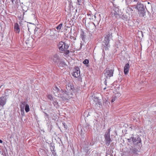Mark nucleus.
<instances>
[{
  "mask_svg": "<svg viewBox=\"0 0 156 156\" xmlns=\"http://www.w3.org/2000/svg\"><path fill=\"white\" fill-rule=\"evenodd\" d=\"M66 88L67 90L64 91L59 87L54 86L53 92L54 95L58 97L60 100L65 101L68 100V98H69L72 97L73 94L71 93L72 92L71 90L73 91L74 88L73 85L70 83L68 84Z\"/></svg>",
  "mask_w": 156,
  "mask_h": 156,
  "instance_id": "nucleus-1",
  "label": "nucleus"
},
{
  "mask_svg": "<svg viewBox=\"0 0 156 156\" xmlns=\"http://www.w3.org/2000/svg\"><path fill=\"white\" fill-rule=\"evenodd\" d=\"M112 37V33L110 34L109 32L105 37L102 42V48L103 51L105 50L108 51L109 50V48L110 47L109 42Z\"/></svg>",
  "mask_w": 156,
  "mask_h": 156,
  "instance_id": "nucleus-2",
  "label": "nucleus"
},
{
  "mask_svg": "<svg viewBox=\"0 0 156 156\" xmlns=\"http://www.w3.org/2000/svg\"><path fill=\"white\" fill-rule=\"evenodd\" d=\"M58 46L60 52L64 51V54L65 55L69 54V51L67 50L69 47V45L64 42L60 41L58 44Z\"/></svg>",
  "mask_w": 156,
  "mask_h": 156,
  "instance_id": "nucleus-3",
  "label": "nucleus"
},
{
  "mask_svg": "<svg viewBox=\"0 0 156 156\" xmlns=\"http://www.w3.org/2000/svg\"><path fill=\"white\" fill-rule=\"evenodd\" d=\"M110 129H108L105 133L104 135L105 142L106 145L107 146H109L110 143L112 141L110 136Z\"/></svg>",
  "mask_w": 156,
  "mask_h": 156,
  "instance_id": "nucleus-4",
  "label": "nucleus"
},
{
  "mask_svg": "<svg viewBox=\"0 0 156 156\" xmlns=\"http://www.w3.org/2000/svg\"><path fill=\"white\" fill-rule=\"evenodd\" d=\"M120 13L118 8L114 7L111 8V15L113 19L119 18Z\"/></svg>",
  "mask_w": 156,
  "mask_h": 156,
  "instance_id": "nucleus-5",
  "label": "nucleus"
},
{
  "mask_svg": "<svg viewBox=\"0 0 156 156\" xmlns=\"http://www.w3.org/2000/svg\"><path fill=\"white\" fill-rule=\"evenodd\" d=\"M131 138H132V140L134 144L136 145L138 144L139 147L141 145V140L138 135H136L134 137V134H132Z\"/></svg>",
  "mask_w": 156,
  "mask_h": 156,
  "instance_id": "nucleus-6",
  "label": "nucleus"
},
{
  "mask_svg": "<svg viewBox=\"0 0 156 156\" xmlns=\"http://www.w3.org/2000/svg\"><path fill=\"white\" fill-rule=\"evenodd\" d=\"M114 69H110L109 68H106L104 71L105 76L108 79L113 76L114 72Z\"/></svg>",
  "mask_w": 156,
  "mask_h": 156,
  "instance_id": "nucleus-7",
  "label": "nucleus"
},
{
  "mask_svg": "<svg viewBox=\"0 0 156 156\" xmlns=\"http://www.w3.org/2000/svg\"><path fill=\"white\" fill-rule=\"evenodd\" d=\"M129 148L128 153L130 155H136L139 152L138 149L134 147L130 146Z\"/></svg>",
  "mask_w": 156,
  "mask_h": 156,
  "instance_id": "nucleus-8",
  "label": "nucleus"
},
{
  "mask_svg": "<svg viewBox=\"0 0 156 156\" xmlns=\"http://www.w3.org/2000/svg\"><path fill=\"white\" fill-rule=\"evenodd\" d=\"M72 74L73 76L76 78L78 77L80 75V71L79 68L78 67H76Z\"/></svg>",
  "mask_w": 156,
  "mask_h": 156,
  "instance_id": "nucleus-9",
  "label": "nucleus"
},
{
  "mask_svg": "<svg viewBox=\"0 0 156 156\" xmlns=\"http://www.w3.org/2000/svg\"><path fill=\"white\" fill-rule=\"evenodd\" d=\"M86 26L87 30H93L96 28L95 24L93 22L87 23V24H86Z\"/></svg>",
  "mask_w": 156,
  "mask_h": 156,
  "instance_id": "nucleus-10",
  "label": "nucleus"
},
{
  "mask_svg": "<svg viewBox=\"0 0 156 156\" xmlns=\"http://www.w3.org/2000/svg\"><path fill=\"white\" fill-rule=\"evenodd\" d=\"M135 8L137 9L138 10V11H142V10L145 9L144 6V5L140 2H138L137 4L136 5Z\"/></svg>",
  "mask_w": 156,
  "mask_h": 156,
  "instance_id": "nucleus-11",
  "label": "nucleus"
},
{
  "mask_svg": "<svg viewBox=\"0 0 156 156\" xmlns=\"http://www.w3.org/2000/svg\"><path fill=\"white\" fill-rule=\"evenodd\" d=\"M51 59L54 62L57 64L60 60L58 55L57 54L54 55L51 57Z\"/></svg>",
  "mask_w": 156,
  "mask_h": 156,
  "instance_id": "nucleus-12",
  "label": "nucleus"
},
{
  "mask_svg": "<svg viewBox=\"0 0 156 156\" xmlns=\"http://www.w3.org/2000/svg\"><path fill=\"white\" fill-rule=\"evenodd\" d=\"M7 96L0 97V106H3L6 103Z\"/></svg>",
  "mask_w": 156,
  "mask_h": 156,
  "instance_id": "nucleus-13",
  "label": "nucleus"
},
{
  "mask_svg": "<svg viewBox=\"0 0 156 156\" xmlns=\"http://www.w3.org/2000/svg\"><path fill=\"white\" fill-rule=\"evenodd\" d=\"M129 68L130 67L129 64L128 63L126 64L124 68V73L126 75L128 73Z\"/></svg>",
  "mask_w": 156,
  "mask_h": 156,
  "instance_id": "nucleus-14",
  "label": "nucleus"
},
{
  "mask_svg": "<svg viewBox=\"0 0 156 156\" xmlns=\"http://www.w3.org/2000/svg\"><path fill=\"white\" fill-rule=\"evenodd\" d=\"M14 30L15 32L16 33L19 34L20 32V26L17 23L14 24Z\"/></svg>",
  "mask_w": 156,
  "mask_h": 156,
  "instance_id": "nucleus-15",
  "label": "nucleus"
},
{
  "mask_svg": "<svg viewBox=\"0 0 156 156\" xmlns=\"http://www.w3.org/2000/svg\"><path fill=\"white\" fill-rule=\"evenodd\" d=\"M27 102L26 101H24L21 102L20 106V109H24L25 107L27 105Z\"/></svg>",
  "mask_w": 156,
  "mask_h": 156,
  "instance_id": "nucleus-16",
  "label": "nucleus"
},
{
  "mask_svg": "<svg viewBox=\"0 0 156 156\" xmlns=\"http://www.w3.org/2000/svg\"><path fill=\"white\" fill-rule=\"evenodd\" d=\"M51 101L55 107L56 108L58 107L59 105L56 98H55Z\"/></svg>",
  "mask_w": 156,
  "mask_h": 156,
  "instance_id": "nucleus-17",
  "label": "nucleus"
},
{
  "mask_svg": "<svg viewBox=\"0 0 156 156\" xmlns=\"http://www.w3.org/2000/svg\"><path fill=\"white\" fill-rule=\"evenodd\" d=\"M57 64L59 67H63L65 66L66 64L65 62L62 60H59V62L57 63Z\"/></svg>",
  "mask_w": 156,
  "mask_h": 156,
  "instance_id": "nucleus-18",
  "label": "nucleus"
},
{
  "mask_svg": "<svg viewBox=\"0 0 156 156\" xmlns=\"http://www.w3.org/2000/svg\"><path fill=\"white\" fill-rule=\"evenodd\" d=\"M80 36L82 40L83 41H84L86 37L85 33L83 31H81Z\"/></svg>",
  "mask_w": 156,
  "mask_h": 156,
  "instance_id": "nucleus-19",
  "label": "nucleus"
},
{
  "mask_svg": "<svg viewBox=\"0 0 156 156\" xmlns=\"http://www.w3.org/2000/svg\"><path fill=\"white\" fill-rule=\"evenodd\" d=\"M139 13L140 16L144 17V16L146 15V12L145 9L142 10V11H139Z\"/></svg>",
  "mask_w": 156,
  "mask_h": 156,
  "instance_id": "nucleus-20",
  "label": "nucleus"
},
{
  "mask_svg": "<svg viewBox=\"0 0 156 156\" xmlns=\"http://www.w3.org/2000/svg\"><path fill=\"white\" fill-rule=\"evenodd\" d=\"M90 149L88 147H86L84 148V151L86 153V154L87 155L90 154V151H89Z\"/></svg>",
  "mask_w": 156,
  "mask_h": 156,
  "instance_id": "nucleus-21",
  "label": "nucleus"
},
{
  "mask_svg": "<svg viewBox=\"0 0 156 156\" xmlns=\"http://www.w3.org/2000/svg\"><path fill=\"white\" fill-rule=\"evenodd\" d=\"M24 15L23 14L22 16L21 13L19 14H18V19L19 20H20L21 21H22L23 20L24 18Z\"/></svg>",
  "mask_w": 156,
  "mask_h": 156,
  "instance_id": "nucleus-22",
  "label": "nucleus"
},
{
  "mask_svg": "<svg viewBox=\"0 0 156 156\" xmlns=\"http://www.w3.org/2000/svg\"><path fill=\"white\" fill-rule=\"evenodd\" d=\"M51 149L53 156H57L56 153L54 151V147H52L51 148Z\"/></svg>",
  "mask_w": 156,
  "mask_h": 156,
  "instance_id": "nucleus-23",
  "label": "nucleus"
},
{
  "mask_svg": "<svg viewBox=\"0 0 156 156\" xmlns=\"http://www.w3.org/2000/svg\"><path fill=\"white\" fill-rule=\"evenodd\" d=\"M63 24L61 23L59 24L56 27V29L59 31L62 27Z\"/></svg>",
  "mask_w": 156,
  "mask_h": 156,
  "instance_id": "nucleus-24",
  "label": "nucleus"
},
{
  "mask_svg": "<svg viewBox=\"0 0 156 156\" xmlns=\"http://www.w3.org/2000/svg\"><path fill=\"white\" fill-rule=\"evenodd\" d=\"M25 110L26 112H28L30 111L29 105H27L25 107Z\"/></svg>",
  "mask_w": 156,
  "mask_h": 156,
  "instance_id": "nucleus-25",
  "label": "nucleus"
},
{
  "mask_svg": "<svg viewBox=\"0 0 156 156\" xmlns=\"http://www.w3.org/2000/svg\"><path fill=\"white\" fill-rule=\"evenodd\" d=\"M47 97L48 99H49L50 101H51L53 100L55 98L53 97L52 95H51L50 94L48 95L47 96Z\"/></svg>",
  "mask_w": 156,
  "mask_h": 156,
  "instance_id": "nucleus-26",
  "label": "nucleus"
},
{
  "mask_svg": "<svg viewBox=\"0 0 156 156\" xmlns=\"http://www.w3.org/2000/svg\"><path fill=\"white\" fill-rule=\"evenodd\" d=\"M89 62V60L87 59H85L84 60V61H83V63L84 64H87Z\"/></svg>",
  "mask_w": 156,
  "mask_h": 156,
  "instance_id": "nucleus-27",
  "label": "nucleus"
},
{
  "mask_svg": "<svg viewBox=\"0 0 156 156\" xmlns=\"http://www.w3.org/2000/svg\"><path fill=\"white\" fill-rule=\"evenodd\" d=\"M122 17V19L124 20H127V17L126 15H123Z\"/></svg>",
  "mask_w": 156,
  "mask_h": 156,
  "instance_id": "nucleus-28",
  "label": "nucleus"
},
{
  "mask_svg": "<svg viewBox=\"0 0 156 156\" xmlns=\"http://www.w3.org/2000/svg\"><path fill=\"white\" fill-rule=\"evenodd\" d=\"M116 98L117 96H115L113 97L111 101V102H113L114 101H115Z\"/></svg>",
  "mask_w": 156,
  "mask_h": 156,
  "instance_id": "nucleus-29",
  "label": "nucleus"
},
{
  "mask_svg": "<svg viewBox=\"0 0 156 156\" xmlns=\"http://www.w3.org/2000/svg\"><path fill=\"white\" fill-rule=\"evenodd\" d=\"M20 111L21 113V115L23 116L24 115V109H20Z\"/></svg>",
  "mask_w": 156,
  "mask_h": 156,
  "instance_id": "nucleus-30",
  "label": "nucleus"
},
{
  "mask_svg": "<svg viewBox=\"0 0 156 156\" xmlns=\"http://www.w3.org/2000/svg\"><path fill=\"white\" fill-rule=\"evenodd\" d=\"M86 18H83L82 22L83 23H84L85 24V25H86V24H87V23H86Z\"/></svg>",
  "mask_w": 156,
  "mask_h": 156,
  "instance_id": "nucleus-31",
  "label": "nucleus"
},
{
  "mask_svg": "<svg viewBox=\"0 0 156 156\" xmlns=\"http://www.w3.org/2000/svg\"><path fill=\"white\" fill-rule=\"evenodd\" d=\"M77 0V4L79 5H80L81 3V0Z\"/></svg>",
  "mask_w": 156,
  "mask_h": 156,
  "instance_id": "nucleus-32",
  "label": "nucleus"
},
{
  "mask_svg": "<svg viewBox=\"0 0 156 156\" xmlns=\"http://www.w3.org/2000/svg\"><path fill=\"white\" fill-rule=\"evenodd\" d=\"M127 139L128 142L130 143L132 141L131 139H132V138H131V137H130V138Z\"/></svg>",
  "mask_w": 156,
  "mask_h": 156,
  "instance_id": "nucleus-33",
  "label": "nucleus"
},
{
  "mask_svg": "<svg viewBox=\"0 0 156 156\" xmlns=\"http://www.w3.org/2000/svg\"><path fill=\"white\" fill-rule=\"evenodd\" d=\"M62 124H63V125L64 127L65 128L67 129L66 127H67V126L66 125V123H62Z\"/></svg>",
  "mask_w": 156,
  "mask_h": 156,
  "instance_id": "nucleus-34",
  "label": "nucleus"
},
{
  "mask_svg": "<svg viewBox=\"0 0 156 156\" xmlns=\"http://www.w3.org/2000/svg\"><path fill=\"white\" fill-rule=\"evenodd\" d=\"M97 104H98L99 105H101V102L99 101H98L97 103H96V105H97Z\"/></svg>",
  "mask_w": 156,
  "mask_h": 156,
  "instance_id": "nucleus-35",
  "label": "nucleus"
},
{
  "mask_svg": "<svg viewBox=\"0 0 156 156\" xmlns=\"http://www.w3.org/2000/svg\"><path fill=\"white\" fill-rule=\"evenodd\" d=\"M27 10H25L24 9H23V14L24 15L25 12H26L27 11Z\"/></svg>",
  "mask_w": 156,
  "mask_h": 156,
  "instance_id": "nucleus-36",
  "label": "nucleus"
},
{
  "mask_svg": "<svg viewBox=\"0 0 156 156\" xmlns=\"http://www.w3.org/2000/svg\"><path fill=\"white\" fill-rule=\"evenodd\" d=\"M17 1V0H11V1L12 3H13L14 2L16 3Z\"/></svg>",
  "mask_w": 156,
  "mask_h": 156,
  "instance_id": "nucleus-37",
  "label": "nucleus"
},
{
  "mask_svg": "<svg viewBox=\"0 0 156 156\" xmlns=\"http://www.w3.org/2000/svg\"><path fill=\"white\" fill-rule=\"evenodd\" d=\"M87 15H88V16H90V17L91 16H93V15L92 14H87Z\"/></svg>",
  "mask_w": 156,
  "mask_h": 156,
  "instance_id": "nucleus-38",
  "label": "nucleus"
},
{
  "mask_svg": "<svg viewBox=\"0 0 156 156\" xmlns=\"http://www.w3.org/2000/svg\"><path fill=\"white\" fill-rule=\"evenodd\" d=\"M104 83L106 85H107V82L106 80L104 82Z\"/></svg>",
  "mask_w": 156,
  "mask_h": 156,
  "instance_id": "nucleus-39",
  "label": "nucleus"
},
{
  "mask_svg": "<svg viewBox=\"0 0 156 156\" xmlns=\"http://www.w3.org/2000/svg\"><path fill=\"white\" fill-rule=\"evenodd\" d=\"M129 10L130 11H133V9L132 8H129Z\"/></svg>",
  "mask_w": 156,
  "mask_h": 156,
  "instance_id": "nucleus-40",
  "label": "nucleus"
},
{
  "mask_svg": "<svg viewBox=\"0 0 156 156\" xmlns=\"http://www.w3.org/2000/svg\"><path fill=\"white\" fill-rule=\"evenodd\" d=\"M139 0H134V2H138V1H139Z\"/></svg>",
  "mask_w": 156,
  "mask_h": 156,
  "instance_id": "nucleus-41",
  "label": "nucleus"
},
{
  "mask_svg": "<svg viewBox=\"0 0 156 156\" xmlns=\"http://www.w3.org/2000/svg\"><path fill=\"white\" fill-rule=\"evenodd\" d=\"M2 142H3L0 139V143H2Z\"/></svg>",
  "mask_w": 156,
  "mask_h": 156,
  "instance_id": "nucleus-42",
  "label": "nucleus"
},
{
  "mask_svg": "<svg viewBox=\"0 0 156 156\" xmlns=\"http://www.w3.org/2000/svg\"><path fill=\"white\" fill-rule=\"evenodd\" d=\"M118 94V95H117V97L120 96V94Z\"/></svg>",
  "mask_w": 156,
  "mask_h": 156,
  "instance_id": "nucleus-43",
  "label": "nucleus"
},
{
  "mask_svg": "<svg viewBox=\"0 0 156 156\" xmlns=\"http://www.w3.org/2000/svg\"><path fill=\"white\" fill-rule=\"evenodd\" d=\"M45 115H46V116H48V114L47 113H45Z\"/></svg>",
  "mask_w": 156,
  "mask_h": 156,
  "instance_id": "nucleus-44",
  "label": "nucleus"
},
{
  "mask_svg": "<svg viewBox=\"0 0 156 156\" xmlns=\"http://www.w3.org/2000/svg\"><path fill=\"white\" fill-rule=\"evenodd\" d=\"M82 44L81 43H80V48H81V47H82Z\"/></svg>",
  "mask_w": 156,
  "mask_h": 156,
  "instance_id": "nucleus-45",
  "label": "nucleus"
},
{
  "mask_svg": "<svg viewBox=\"0 0 156 156\" xmlns=\"http://www.w3.org/2000/svg\"><path fill=\"white\" fill-rule=\"evenodd\" d=\"M2 4L1 0H0V5Z\"/></svg>",
  "mask_w": 156,
  "mask_h": 156,
  "instance_id": "nucleus-46",
  "label": "nucleus"
},
{
  "mask_svg": "<svg viewBox=\"0 0 156 156\" xmlns=\"http://www.w3.org/2000/svg\"><path fill=\"white\" fill-rule=\"evenodd\" d=\"M106 87H105V88H104V90H105L106 89Z\"/></svg>",
  "mask_w": 156,
  "mask_h": 156,
  "instance_id": "nucleus-47",
  "label": "nucleus"
},
{
  "mask_svg": "<svg viewBox=\"0 0 156 156\" xmlns=\"http://www.w3.org/2000/svg\"><path fill=\"white\" fill-rule=\"evenodd\" d=\"M90 145H92V146L93 145V144H91V143H90Z\"/></svg>",
  "mask_w": 156,
  "mask_h": 156,
  "instance_id": "nucleus-48",
  "label": "nucleus"
},
{
  "mask_svg": "<svg viewBox=\"0 0 156 156\" xmlns=\"http://www.w3.org/2000/svg\"><path fill=\"white\" fill-rule=\"evenodd\" d=\"M89 19H91L90 17V18H89Z\"/></svg>",
  "mask_w": 156,
  "mask_h": 156,
  "instance_id": "nucleus-49",
  "label": "nucleus"
}]
</instances>
